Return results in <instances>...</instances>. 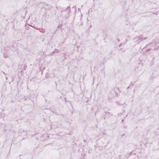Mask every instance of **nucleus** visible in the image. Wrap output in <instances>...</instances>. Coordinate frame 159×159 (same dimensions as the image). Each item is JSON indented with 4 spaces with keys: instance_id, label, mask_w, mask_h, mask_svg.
Instances as JSON below:
<instances>
[{
    "instance_id": "8",
    "label": "nucleus",
    "mask_w": 159,
    "mask_h": 159,
    "mask_svg": "<svg viewBox=\"0 0 159 159\" xmlns=\"http://www.w3.org/2000/svg\"><path fill=\"white\" fill-rule=\"evenodd\" d=\"M6 54H7V53L6 52L4 54V57L5 58H6L7 57H8V54H6Z\"/></svg>"
},
{
    "instance_id": "3",
    "label": "nucleus",
    "mask_w": 159,
    "mask_h": 159,
    "mask_svg": "<svg viewBox=\"0 0 159 159\" xmlns=\"http://www.w3.org/2000/svg\"><path fill=\"white\" fill-rule=\"evenodd\" d=\"M43 17L44 18V19L46 21L48 19V16L47 15L46 13H45L43 15Z\"/></svg>"
},
{
    "instance_id": "9",
    "label": "nucleus",
    "mask_w": 159,
    "mask_h": 159,
    "mask_svg": "<svg viewBox=\"0 0 159 159\" xmlns=\"http://www.w3.org/2000/svg\"><path fill=\"white\" fill-rule=\"evenodd\" d=\"M135 82H131L129 85V86H133Z\"/></svg>"
},
{
    "instance_id": "12",
    "label": "nucleus",
    "mask_w": 159,
    "mask_h": 159,
    "mask_svg": "<svg viewBox=\"0 0 159 159\" xmlns=\"http://www.w3.org/2000/svg\"><path fill=\"white\" fill-rule=\"evenodd\" d=\"M143 73V71H140L139 74H141Z\"/></svg>"
},
{
    "instance_id": "11",
    "label": "nucleus",
    "mask_w": 159,
    "mask_h": 159,
    "mask_svg": "<svg viewBox=\"0 0 159 159\" xmlns=\"http://www.w3.org/2000/svg\"><path fill=\"white\" fill-rule=\"evenodd\" d=\"M159 49V46H158L157 48H155L153 49V50L155 51L158 49Z\"/></svg>"
},
{
    "instance_id": "6",
    "label": "nucleus",
    "mask_w": 159,
    "mask_h": 159,
    "mask_svg": "<svg viewBox=\"0 0 159 159\" xmlns=\"http://www.w3.org/2000/svg\"><path fill=\"white\" fill-rule=\"evenodd\" d=\"M9 49H10V48L8 47H5L4 48V50L5 51V52H6V51H8V50H9Z\"/></svg>"
},
{
    "instance_id": "5",
    "label": "nucleus",
    "mask_w": 159,
    "mask_h": 159,
    "mask_svg": "<svg viewBox=\"0 0 159 159\" xmlns=\"http://www.w3.org/2000/svg\"><path fill=\"white\" fill-rule=\"evenodd\" d=\"M105 115L106 116L109 117L110 115V113L108 112H105Z\"/></svg>"
},
{
    "instance_id": "1",
    "label": "nucleus",
    "mask_w": 159,
    "mask_h": 159,
    "mask_svg": "<svg viewBox=\"0 0 159 159\" xmlns=\"http://www.w3.org/2000/svg\"><path fill=\"white\" fill-rule=\"evenodd\" d=\"M146 38L143 37L142 35L137 36L133 39L134 41L136 44H138L143 40L146 39Z\"/></svg>"
},
{
    "instance_id": "14",
    "label": "nucleus",
    "mask_w": 159,
    "mask_h": 159,
    "mask_svg": "<svg viewBox=\"0 0 159 159\" xmlns=\"http://www.w3.org/2000/svg\"><path fill=\"white\" fill-rule=\"evenodd\" d=\"M129 87H128L127 88V90L128 89H129Z\"/></svg>"
},
{
    "instance_id": "10",
    "label": "nucleus",
    "mask_w": 159,
    "mask_h": 159,
    "mask_svg": "<svg viewBox=\"0 0 159 159\" xmlns=\"http://www.w3.org/2000/svg\"><path fill=\"white\" fill-rule=\"evenodd\" d=\"M45 69V68L44 67H43L42 68L41 67H40L39 69H40V70H41V71H43L44 69Z\"/></svg>"
},
{
    "instance_id": "15",
    "label": "nucleus",
    "mask_w": 159,
    "mask_h": 159,
    "mask_svg": "<svg viewBox=\"0 0 159 159\" xmlns=\"http://www.w3.org/2000/svg\"><path fill=\"white\" fill-rule=\"evenodd\" d=\"M89 153H90V150H89Z\"/></svg>"
},
{
    "instance_id": "4",
    "label": "nucleus",
    "mask_w": 159,
    "mask_h": 159,
    "mask_svg": "<svg viewBox=\"0 0 159 159\" xmlns=\"http://www.w3.org/2000/svg\"><path fill=\"white\" fill-rule=\"evenodd\" d=\"M156 43H153V42H151V43L149 42L148 43V44L147 45H146L145 48H146V47H147V46L149 45H151L152 46V45L155 46V45L154 44H156Z\"/></svg>"
},
{
    "instance_id": "2",
    "label": "nucleus",
    "mask_w": 159,
    "mask_h": 159,
    "mask_svg": "<svg viewBox=\"0 0 159 159\" xmlns=\"http://www.w3.org/2000/svg\"><path fill=\"white\" fill-rule=\"evenodd\" d=\"M70 7L69 6H68L67 8H66V9L65 10V11H63V13H65L66 12V11L67 12V15H66L65 16V17L66 18H67L68 17H69V15H68V13H69L70 12Z\"/></svg>"
},
{
    "instance_id": "7",
    "label": "nucleus",
    "mask_w": 159,
    "mask_h": 159,
    "mask_svg": "<svg viewBox=\"0 0 159 159\" xmlns=\"http://www.w3.org/2000/svg\"><path fill=\"white\" fill-rule=\"evenodd\" d=\"M51 111L53 113H55V114L56 115H57V113L56 112V110L55 109H52V110H51Z\"/></svg>"
},
{
    "instance_id": "16",
    "label": "nucleus",
    "mask_w": 159,
    "mask_h": 159,
    "mask_svg": "<svg viewBox=\"0 0 159 159\" xmlns=\"http://www.w3.org/2000/svg\"><path fill=\"white\" fill-rule=\"evenodd\" d=\"M154 57H153V60H154Z\"/></svg>"
},
{
    "instance_id": "13",
    "label": "nucleus",
    "mask_w": 159,
    "mask_h": 159,
    "mask_svg": "<svg viewBox=\"0 0 159 159\" xmlns=\"http://www.w3.org/2000/svg\"><path fill=\"white\" fill-rule=\"evenodd\" d=\"M132 153V152H131L130 153V154H129V156L130 155V154H131Z\"/></svg>"
}]
</instances>
